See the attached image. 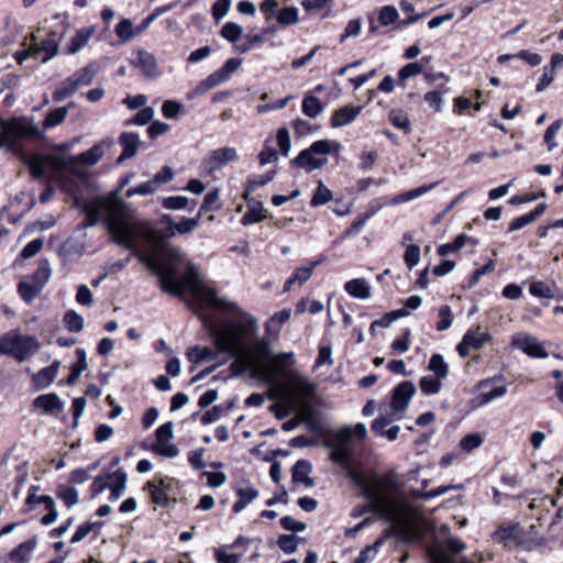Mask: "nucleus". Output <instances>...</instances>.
Wrapping results in <instances>:
<instances>
[{
    "label": "nucleus",
    "instance_id": "f257e3e1",
    "mask_svg": "<svg viewBox=\"0 0 563 563\" xmlns=\"http://www.w3.org/2000/svg\"><path fill=\"white\" fill-rule=\"evenodd\" d=\"M106 228L113 243L131 251L159 279L162 291L183 300L186 292L189 294V307L211 336V288L203 284L199 272L192 265L180 274L176 267L163 266L159 263L163 256H175L166 242L173 235V229H157L147 220L129 222L123 219H108Z\"/></svg>",
    "mask_w": 563,
    "mask_h": 563
},
{
    "label": "nucleus",
    "instance_id": "f03ea898",
    "mask_svg": "<svg viewBox=\"0 0 563 563\" xmlns=\"http://www.w3.org/2000/svg\"><path fill=\"white\" fill-rule=\"evenodd\" d=\"M213 310H223L234 312L240 320H230L224 323L222 329H218L213 322V352L225 354H244L254 363L252 378L271 383L272 375L268 372L267 361L272 356L271 344L265 339H256L252 346H247L245 341L250 335L258 332V322L251 313L240 309V307L225 298L218 296L213 289ZM216 353H213V361ZM217 364L213 362V369Z\"/></svg>",
    "mask_w": 563,
    "mask_h": 563
},
{
    "label": "nucleus",
    "instance_id": "7ed1b4c3",
    "mask_svg": "<svg viewBox=\"0 0 563 563\" xmlns=\"http://www.w3.org/2000/svg\"><path fill=\"white\" fill-rule=\"evenodd\" d=\"M343 470L346 477L361 489L362 496L368 501V505L364 506V511H372L387 522L397 521V497L391 494L398 488L396 477L383 475L375 481L374 486H371L365 476L353 470L351 465Z\"/></svg>",
    "mask_w": 563,
    "mask_h": 563
},
{
    "label": "nucleus",
    "instance_id": "20e7f679",
    "mask_svg": "<svg viewBox=\"0 0 563 563\" xmlns=\"http://www.w3.org/2000/svg\"><path fill=\"white\" fill-rule=\"evenodd\" d=\"M341 147V144L336 141H316L291 159L290 165L297 168H303L307 173H311L327 164L328 159L324 157L325 155L332 152L339 154Z\"/></svg>",
    "mask_w": 563,
    "mask_h": 563
},
{
    "label": "nucleus",
    "instance_id": "39448f33",
    "mask_svg": "<svg viewBox=\"0 0 563 563\" xmlns=\"http://www.w3.org/2000/svg\"><path fill=\"white\" fill-rule=\"evenodd\" d=\"M40 342L34 335L13 334L0 339V353L13 356L24 362L40 349Z\"/></svg>",
    "mask_w": 563,
    "mask_h": 563
},
{
    "label": "nucleus",
    "instance_id": "423d86ee",
    "mask_svg": "<svg viewBox=\"0 0 563 563\" xmlns=\"http://www.w3.org/2000/svg\"><path fill=\"white\" fill-rule=\"evenodd\" d=\"M416 390L415 384L410 380H404L398 384L393 390L390 408L396 412L407 409Z\"/></svg>",
    "mask_w": 563,
    "mask_h": 563
},
{
    "label": "nucleus",
    "instance_id": "0eeeda50",
    "mask_svg": "<svg viewBox=\"0 0 563 563\" xmlns=\"http://www.w3.org/2000/svg\"><path fill=\"white\" fill-rule=\"evenodd\" d=\"M512 344L530 357L547 358L549 356L543 344L533 335L519 334L514 338Z\"/></svg>",
    "mask_w": 563,
    "mask_h": 563
},
{
    "label": "nucleus",
    "instance_id": "6e6552de",
    "mask_svg": "<svg viewBox=\"0 0 563 563\" xmlns=\"http://www.w3.org/2000/svg\"><path fill=\"white\" fill-rule=\"evenodd\" d=\"M109 208H110V206L104 198H102V197L96 198L93 200V207H84L82 208V213L85 214V220L81 221L77 225L76 230L81 231L87 228L97 225L101 219L102 213L108 212Z\"/></svg>",
    "mask_w": 563,
    "mask_h": 563
},
{
    "label": "nucleus",
    "instance_id": "1a4fd4ad",
    "mask_svg": "<svg viewBox=\"0 0 563 563\" xmlns=\"http://www.w3.org/2000/svg\"><path fill=\"white\" fill-rule=\"evenodd\" d=\"M10 132L16 139H44V131L40 130L31 120L27 118L14 119L10 124Z\"/></svg>",
    "mask_w": 563,
    "mask_h": 563
},
{
    "label": "nucleus",
    "instance_id": "9d476101",
    "mask_svg": "<svg viewBox=\"0 0 563 563\" xmlns=\"http://www.w3.org/2000/svg\"><path fill=\"white\" fill-rule=\"evenodd\" d=\"M60 361L55 360L49 366L40 369L32 377V387L35 391L46 389L56 379Z\"/></svg>",
    "mask_w": 563,
    "mask_h": 563
},
{
    "label": "nucleus",
    "instance_id": "9b49d317",
    "mask_svg": "<svg viewBox=\"0 0 563 563\" xmlns=\"http://www.w3.org/2000/svg\"><path fill=\"white\" fill-rule=\"evenodd\" d=\"M288 386L294 393L306 398L313 397L317 391V385L298 372L289 373Z\"/></svg>",
    "mask_w": 563,
    "mask_h": 563
},
{
    "label": "nucleus",
    "instance_id": "f8f14e48",
    "mask_svg": "<svg viewBox=\"0 0 563 563\" xmlns=\"http://www.w3.org/2000/svg\"><path fill=\"white\" fill-rule=\"evenodd\" d=\"M119 144L123 147L121 155L117 158V163L121 164L125 159L135 156L137 148L143 143L140 141L139 135L132 132H122L119 136Z\"/></svg>",
    "mask_w": 563,
    "mask_h": 563
},
{
    "label": "nucleus",
    "instance_id": "ddd939ff",
    "mask_svg": "<svg viewBox=\"0 0 563 563\" xmlns=\"http://www.w3.org/2000/svg\"><path fill=\"white\" fill-rule=\"evenodd\" d=\"M363 106H345L333 112L331 117L332 128H342L352 123L362 112Z\"/></svg>",
    "mask_w": 563,
    "mask_h": 563
},
{
    "label": "nucleus",
    "instance_id": "4468645a",
    "mask_svg": "<svg viewBox=\"0 0 563 563\" xmlns=\"http://www.w3.org/2000/svg\"><path fill=\"white\" fill-rule=\"evenodd\" d=\"M133 64L135 67L140 68L142 75L146 78H156L158 76L156 58L147 51L139 49L137 58Z\"/></svg>",
    "mask_w": 563,
    "mask_h": 563
},
{
    "label": "nucleus",
    "instance_id": "2eb2a0df",
    "mask_svg": "<svg viewBox=\"0 0 563 563\" xmlns=\"http://www.w3.org/2000/svg\"><path fill=\"white\" fill-rule=\"evenodd\" d=\"M21 161L25 164L30 170L31 176L34 179H42L45 176L47 167V157L41 154H22Z\"/></svg>",
    "mask_w": 563,
    "mask_h": 563
},
{
    "label": "nucleus",
    "instance_id": "dca6fc26",
    "mask_svg": "<svg viewBox=\"0 0 563 563\" xmlns=\"http://www.w3.org/2000/svg\"><path fill=\"white\" fill-rule=\"evenodd\" d=\"M311 471L312 465L309 461H297L291 467L292 482L296 484H303L306 487H312L314 485V481L311 477H309Z\"/></svg>",
    "mask_w": 563,
    "mask_h": 563
},
{
    "label": "nucleus",
    "instance_id": "f3484780",
    "mask_svg": "<svg viewBox=\"0 0 563 563\" xmlns=\"http://www.w3.org/2000/svg\"><path fill=\"white\" fill-rule=\"evenodd\" d=\"M400 507H401V503L400 500L397 498V510H396V515H397V521L395 522H390L393 525L391 528H388L386 530H384V532L382 533V536L374 542L378 548L383 547L384 543L391 537V536H398V537H401L402 539H408L410 538V533L409 531L401 525L400 520H399V510H400Z\"/></svg>",
    "mask_w": 563,
    "mask_h": 563
},
{
    "label": "nucleus",
    "instance_id": "a211bd4d",
    "mask_svg": "<svg viewBox=\"0 0 563 563\" xmlns=\"http://www.w3.org/2000/svg\"><path fill=\"white\" fill-rule=\"evenodd\" d=\"M33 406L43 409L46 413L63 410L65 404L55 393L43 394L33 400Z\"/></svg>",
    "mask_w": 563,
    "mask_h": 563
},
{
    "label": "nucleus",
    "instance_id": "6ab92c4d",
    "mask_svg": "<svg viewBox=\"0 0 563 563\" xmlns=\"http://www.w3.org/2000/svg\"><path fill=\"white\" fill-rule=\"evenodd\" d=\"M56 32H49L46 38L43 40L40 45L33 46V52H35L36 55L40 53L45 54L42 59L43 63H47L58 54L59 44L56 40Z\"/></svg>",
    "mask_w": 563,
    "mask_h": 563
},
{
    "label": "nucleus",
    "instance_id": "aec40b11",
    "mask_svg": "<svg viewBox=\"0 0 563 563\" xmlns=\"http://www.w3.org/2000/svg\"><path fill=\"white\" fill-rule=\"evenodd\" d=\"M344 290L353 298L368 299L371 287L364 278H354L345 283Z\"/></svg>",
    "mask_w": 563,
    "mask_h": 563
},
{
    "label": "nucleus",
    "instance_id": "412c9836",
    "mask_svg": "<svg viewBox=\"0 0 563 563\" xmlns=\"http://www.w3.org/2000/svg\"><path fill=\"white\" fill-rule=\"evenodd\" d=\"M51 276H52L51 264H49L48 260L43 258L40 261L36 271L32 275H30L25 278L29 279L31 283H33L35 286H37L40 289L43 290L45 285L48 283Z\"/></svg>",
    "mask_w": 563,
    "mask_h": 563
},
{
    "label": "nucleus",
    "instance_id": "4be33fe9",
    "mask_svg": "<svg viewBox=\"0 0 563 563\" xmlns=\"http://www.w3.org/2000/svg\"><path fill=\"white\" fill-rule=\"evenodd\" d=\"M99 70H100L99 65L96 62H91L88 65H86L85 67L77 70L71 76V78L79 89L82 86L90 85Z\"/></svg>",
    "mask_w": 563,
    "mask_h": 563
},
{
    "label": "nucleus",
    "instance_id": "5701e85b",
    "mask_svg": "<svg viewBox=\"0 0 563 563\" xmlns=\"http://www.w3.org/2000/svg\"><path fill=\"white\" fill-rule=\"evenodd\" d=\"M241 64V58L232 57L228 59L221 68L213 73V86L228 81Z\"/></svg>",
    "mask_w": 563,
    "mask_h": 563
},
{
    "label": "nucleus",
    "instance_id": "b1692460",
    "mask_svg": "<svg viewBox=\"0 0 563 563\" xmlns=\"http://www.w3.org/2000/svg\"><path fill=\"white\" fill-rule=\"evenodd\" d=\"M36 544H37V540L35 537H33V538L20 543L16 548H14L10 552L9 556L14 562H20V563L26 562V561H29L31 553L36 548Z\"/></svg>",
    "mask_w": 563,
    "mask_h": 563
},
{
    "label": "nucleus",
    "instance_id": "393cba45",
    "mask_svg": "<svg viewBox=\"0 0 563 563\" xmlns=\"http://www.w3.org/2000/svg\"><path fill=\"white\" fill-rule=\"evenodd\" d=\"M77 361L73 364L70 368V374L66 378L65 384L71 386L75 385L79 379L81 373L87 368V353L84 349L76 350Z\"/></svg>",
    "mask_w": 563,
    "mask_h": 563
},
{
    "label": "nucleus",
    "instance_id": "a878e982",
    "mask_svg": "<svg viewBox=\"0 0 563 563\" xmlns=\"http://www.w3.org/2000/svg\"><path fill=\"white\" fill-rule=\"evenodd\" d=\"M239 499L233 505V511L235 514L246 508L254 499L258 497V490L252 486L240 487L236 490Z\"/></svg>",
    "mask_w": 563,
    "mask_h": 563
},
{
    "label": "nucleus",
    "instance_id": "bb28decb",
    "mask_svg": "<svg viewBox=\"0 0 563 563\" xmlns=\"http://www.w3.org/2000/svg\"><path fill=\"white\" fill-rule=\"evenodd\" d=\"M93 34L92 27H82L77 30L76 34L71 37L67 47V54L74 55L78 53L90 40Z\"/></svg>",
    "mask_w": 563,
    "mask_h": 563
},
{
    "label": "nucleus",
    "instance_id": "cd10ccee",
    "mask_svg": "<svg viewBox=\"0 0 563 563\" xmlns=\"http://www.w3.org/2000/svg\"><path fill=\"white\" fill-rule=\"evenodd\" d=\"M73 106V102H70L66 107H59L48 111L45 117V120L43 121V128L47 130L56 128L57 125L62 124L67 117L69 108H71Z\"/></svg>",
    "mask_w": 563,
    "mask_h": 563
},
{
    "label": "nucleus",
    "instance_id": "c85d7f7f",
    "mask_svg": "<svg viewBox=\"0 0 563 563\" xmlns=\"http://www.w3.org/2000/svg\"><path fill=\"white\" fill-rule=\"evenodd\" d=\"M230 357H233V362L230 364V369L233 375L242 376L246 372H250V376L252 377L254 363H252L247 356L244 354H228Z\"/></svg>",
    "mask_w": 563,
    "mask_h": 563
},
{
    "label": "nucleus",
    "instance_id": "c756f323",
    "mask_svg": "<svg viewBox=\"0 0 563 563\" xmlns=\"http://www.w3.org/2000/svg\"><path fill=\"white\" fill-rule=\"evenodd\" d=\"M103 156V150L100 144H95L88 151L75 156L76 165L85 164L88 166L96 165Z\"/></svg>",
    "mask_w": 563,
    "mask_h": 563
},
{
    "label": "nucleus",
    "instance_id": "7c9ffc66",
    "mask_svg": "<svg viewBox=\"0 0 563 563\" xmlns=\"http://www.w3.org/2000/svg\"><path fill=\"white\" fill-rule=\"evenodd\" d=\"M146 488L150 490L151 493V498H152V501L155 503L156 505H159L162 507H166L168 506V504L170 503V500H176V498L170 495H168L164 488H161L159 486H157L156 484V481H148L146 483Z\"/></svg>",
    "mask_w": 563,
    "mask_h": 563
},
{
    "label": "nucleus",
    "instance_id": "2f4dec72",
    "mask_svg": "<svg viewBox=\"0 0 563 563\" xmlns=\"http://www.w3.org/2000/svg\"><path fill=\"white\" fill-rule=\"evenodd\" d=\"M464 344H468L472 349L479 350L485 343L490 341L492 336L488 332H479V327L476 330H468L464 335Z\"/></svg>",
    "mask_w": 563,
    "mask_h": 563
},
{
    "label": "nucleus",
    "instance_id": "473e14b6",
    "mask_svg": "<svg viewBox=\"0 0 563 563\" xmlns=\"http://www.w3.org/2000/svg\"><path fill=\"white\" fill-rule=\"evenodd\" d=\"M18 294L23 299V301L27 305L32 303L34 299L42 291L37 286L31 283L29 279L24 278L18 284L16 287Z\"/></svg>",
    "mask_w": 563,
    "mask_h": 563
},
{
    "label": "nucleus",
    "instance_id": "72a5a7b5",
    "mask_svg": "<svg viewBox=\"0 0 563 563\" xmlns=\"http://www.w3.org/2000/svg\"><path fill=\"white\" fill-rule=\"evenodd\" d=\"M467 241H472L474 244H476V240H474L473 238L466 235L465 233L459 234L453 240V242L440 245L438 247V254L440 256H445L449 253L457 252V251H460L466 244Z\"/></svg>",
    "mask_w": 563,
    "mask_h": 563
},
{
    "label": "nucleus",
    "instance_id": "f704fd0d",
    "mask_svg": "<svg viewBox=\"0 0 563 563\" xmlns=\"http://www.w3.org/2000/svg\"><path fill=\"white\" fill-rule=\"evenodd\" d=\"M49 164L53 168L58 170H68L69 173L79 176L80 173L76 165L75 156L63 157V156H51Z\"/></svg>",
    "mask_w": 563,
    "mask_h": 563
},
{
    "label": "nucleus",
    "instance_id": "c9c22d12",
    "mask_svg": "<svg viewBox=\"0 0 563 563\" xmlns=\"http://www.w3.org/2000/svg\"><path fill=\"white\" fill-rule=\"evenodd\" d=\"M302 112L309 118L318 117L324 109L319 98L312 95H306L301 106Z\"/></svg>",
    "mask_w": 563,
    "mask_h": 563
},
{
    "label": "nucleus",
    "instance_id": "e433bc0d",
    "mask_svg": "<svg viewBox=\"0 0 563 563\" xmlns=\"http://www.w3.org/2000/svg\"><path fill=\"white\" fill-rule=\"evenodd\" d=\"M238 154L234 147H222L213 151V170L236 159Z\"/></svg>",
    "mask_w": 563,
    "mask_h": 563
},
{
    "label": "nucleus",
    "instance_id": "4c0bfd02",
    "mask_svg": "<svg viewBox=\"0 0 563 563\" xmlns=\"http://www.w3.org/2000/svg\"><path fill=\"white\" fill-rule=\"evenodd\" d=\"M78 90L75 81L71 77L66 78L62 81L60 86L53 92V100L55 102H62L66 98L73 96Z\"/></svg>",
    "mask_w": 563,
    "mask_h": 563
},
{
    "label": "nucleus",
    "instance_id": "58836bf2",
    "mask_svg": "<svg viewBox=\"0 0 563 563\" xmlns=\"http://www.w3.org/2000/svg\"><path fill=\"white\" fill-rule=\"evenodd\" d=\"M275 174H276V172L272 170V172H267L265 175H257V176H254V177L250 178L247 180V185H246V188L244 190L243 197L245 199H247L249 196L252 192H254L258 187L265 186L266 184L272 181L274 176H275Z\"/></svg>",
    "mask_w": 563,
    "mask_h": 563
},
{
    "label": "nucleus",
    "instance_id": "ea45409f",
    "mask_svg": "<svg viewBox=\"0 0 563 563\" xmlns=\"http://www.w3.org/2000/svg\"><path fill=\"white\" fill-rule=\"evenodd\" d=\"M63 322L65 324V328L69 332L78 333L82 331L85 327V320L84 317L77 313L75 310H68L65 312Z\"/></svg>",
    "mask_w": 563,
    "mask_h": 563
},
{
    "label": "nucleus",
    "instance_id": "a19ab883",
    "mask_svg": "<svg viewBox=\"0 0 563 563\" xmlns=\"http://www.w3.org/2000/svg\"><path fill=\"white\" fill-rule=\"evenodd\" d=\"M428 371L433 372L435 377L444 379L449 374V365L441 354H433L428 364Z\"/></svg>",
    "mask_w": 563,
    "mask_h": 563
},
{
    "label": "nucleus",
    "instance_id": "79ce46f5",
    "mask_svg": "<svg viewBox=\"0 0 563 563\" xmlns=\"http://www.w3.org/2000/svg\"><path fill=\"white\" fill-rule=\"evenodd\" d=\"M56 497L62 499L67 508H71L79 501V494L75 487L59 485L56 490Z\"/></svg>",
    "mask_w": 563,
    "mask_h": 563
},
{
    "label": "nucleus",
    "instance_id": "37998d69",
    "mask_svg": "<svg viewBox=\"0 0 563 563\" xmlns=\"http://www.w3.org/2000/svg\"><path fill=\"white\" fill-rule=\"evenodd\" d=\"M388 118L395 128L402 130L405 133L411 132L410 120L401 109H393Z\"/></svg>",
    "mask_w": 563,
    "mask_h": 563
},
{
    "label": "nucleus",
    "instance_id": "c03bdc74",
    "mask_svg": "<svg viewBox=\"0 0 563 563\" xmlns=\"http://www.w3.org/2000/svg\"><path fill=\"white\" fill-rule=\"evenodd\" d=\"M441 378L427 375L422 376L419 380V386L424 395H435L442 387Z\"/></svg>",
    "mask_w": 563,
    "mask_h": 563
},
{
    "label": "nucleus",
    "instance_id": "a18cd8bd",
    "mask_svg": "<svg viewBox=\"0 0 563 563\" xmlns=\"http://www.w3.org/2000/svg\"><path fill=\"white\" fill-rule=\"evenodd\" d=\"M335 449H352V430L351 427H342L333 431Z\"/></svg>",
    "mask_w": 563,
    "mask_h": 563
},
{
    "label": "nucleus",
    "instance_id": "49530a36",
    "mask_svg": "<svg viewBox=\"0 0 563 563\" xmlns=\"http://www.w3.org/2000/svg\"><path fill=\"white\" fill-rule=\"evenodd\" d=\"M299 10L296 7H287L276 13V20L280 25H294L299 21Z\"/></svg>",
    "mask_w": 563,
    "mask_h": 563
},
{
    "label": "nucleus",
    "instance_id": "de8ad7c7",
    "mask_svg": "<svg viewBox=\"0 0 563 563\" xmlns=\"http://www.w3.org/2000/svg\"><path fill=\"white\" fill-rule=\"evenodd\" d=\"M303 539L295 534H282L277 540L278 548L286 554L297 551L298 543Z\"/></svg>",
    "mask_w": 563,
    "mask_h": 563
},
{
    "label": "nucleus",
    "instance_id": "09e8293b",
    "mask_svg": "<svg viewBox=\"0 0 563 563\" xmlns=\"http://www.w3.org/2000/svg\"><path fill=\"white\" fill-rule=\"evenodd\" d=\"M242 33L243 27L235 22H227L220 30V35L230 43H236Z\"/></svg>",
    "mask_w": 563,
    "mask_h": 563
},
{
    "label": "nucleus",
    "instance_id": "8fccbe9b",
    "mask_svg": "<svg viewBox=\"0 0 563 563\" xmlns=\"http://www.w3.org/2000/svg\"><path fill=\"white\" fill-rule=\"evenodd\" d=\"M332 191L320 180L318 187L313 192L310 205L312 207L322 206L332 200Z\"/></svg>",
    "mask_w": 563,
    "mask_h": 563
},
{
    "label": "nucleus",
    "instance_id": "3c124183",
    "mask_svg": "<svg viewBox=\"0 0 563 563\" xmlns=\"http://www.w3.org/2000/svg\"><path fill=\"white\" fill-rule=\"evenodd\" d=\"M115 34L122 42H128L137 35L130 19H123L117 24Z\"/></svg>",
    "mask_w": 563,
    "mask_h": 563
},
{
    "label": "nucleus",
    "instance_id": "603ef678",
    "mask_svg": "<svg viewBox=\"0 0 563 563\" xmlns=\"http://www.w3.org/2000/svg\"><path fill=\"white\" fill-rule=\"evenodd\" d=\"M290 309H284L282 311L276 312L271 317L269 321L266 323V331L268 333L278 332L279 327L287 322L290 319Z\"/></svg>",
    "mask_w": 563,
    "mask_h": 563
},
{
    "label": "nucleus",
    "instance_id": "864d4df0",
    "mask_svg": "<svg viewBox=\"0 0 563 563\" xmlns=\"http://www.w3.org/2000/svg\"><path fill=\"white\" fill-rule=\"evenodd\" d=\"M187 357L191 363H200L211 358V347L195 345L188 349Z\"/></svg>",
    "mask_w": 563,
    "mask_h": 563
},
{
    "label": "nucleus",
    "instance_id": "5fc2aeb1",
    "mask_svg": "<svg viewBox=\"0 0 563 563\" xmlns=\"http://www.w3.org/2000/svg\"><path fill=\"white\" fill-rule=\"evenodd\" d=\"M263 203L261 201L256 202V206L251 207L242 217L241 223L243 225H250L253 223L260 222L263 218Z\"/></svg>",
    "mask_w": 563,
    "mask_h": 563
},
{
    "label": "nucleus",
    "instance_id": "6e6d98bb",
    "mask_svg": "<svg viewBox=\"0 0 563 563\" xmlns=\"http://www.w3.org/2000/svg\"><path fill=\"white\" fill-rule=\"evenodd\" d=\"M529 292L533 297L538 298H553L554 297V290L553 287L545 284L544 282H532L529 287Z\"/></svg>",
    "mask_w": 563,
    "mask_h": 563
},
{
    "label": "nucleus",
    "instance_id": "4d7b16f0",
    "mask_svg": "<svg viewBox=\"0 0 563 563\" xmlns=\"http://www.w3.org/2000/svg\"><path fill=\"white\" fill-rule=\"evenodd\" d=\"M353 455V449H335L330 453V460L342 468L350 465Z\"/></svg>",
    "mask_w": 563,
    "mask_h": 563
},
{
    "label": "nucleus",
    "instance_id": "13d9d810",
    "mask_svg": "<svg viewBox=\"0 0 563 563\" xmlns=\"http://www.w3.org/2000/svg\"><path fill=\"white\" fill-rule=\"evenodd\" d=\"M399 18L398 11L394 5H384L379 10L378 21L383 26H388L395 23Z\"/></svg>",
    "mask_w": 563,
    "mask_h": 563
},
{
    "label": "nucleus",
    "instance_id": "bf43d9fd",
    "mask_svg": "<svg viewBox=\"0 0 563 563\" xmlns=\"http://www.w3.org/2000/svg\"><path fill=\"white\" fill-rule=\"evenodd\" d=\"M189 199L185 196H170L163 199L162 206L168 210H181L188 208Z\"/></svg>",
    "mask_w": 563,
    "mask_h": 563
},
{
    "label": "nucleus",
    "instance_id": "052dcab7",
    "mask_svg": "<svg viewBox=\"0 0 563 563\" xmlns=\"http://www.w3.org/2000/svg\"><path fill=\"white\" fill-rule=\"evenodd\" d=\"M439 185V181H435V183H432V184H429V185H423V186H420L418 188H415V189H411V190H408L406 191L405 194H402L400 197H399V200L400 201H410V200H413L418 197H421L422 195L429 192L430 190H432L433 188H435L437 186Z\"/></svg>",
    "mask_w": 563,
    "mask_h": 563
},
{
    "label": "nucleus",
    "instance_id": "680f3d73",
    "mask_svg": "<svg viewBox=\"0 0 563 563\" xmlns=\"http://www.w3.org/2000/svg\"><path fill=\"white\" fill-rule=\"evenodd\" d=\"M423 70V65L419 62H413L405 65L398 71V77L400 81H405L406 79L417 76L421 74Z\"/></svg>",
    "mask_w": 563,
    "mask_h": 563
},
{
    "label": "nucleus",
    "instance_id": "e2e57ef3",
    "mask_svg": "<svg viewBox=\"0 0 563 563\" xmlns=\"http://www.w3.org/2000/svg\"><path fill=\"white\" fill-rule=\"evenodd\" d=\"M420 247L417 244H409L406 247L404 261L409 269H412L420 261Z\"/></svg>",
    "mask_w": 563,
    "mask_h": 563
},
{
    "label": "nucleus",
    "instance_id": "0e129e2a",
    "mask_svg": "<svg viewBox=\"0 0 563 563\" xmlns=\"http://www.w3.org/2000/svg\"><path fill=\"white\" fill-rule=\"evenodd\" d=\"M264 41L263 34H247L244 36V42L235 46V51L244 54L251 51L256 44H260Z\"/></svg>",
    "mask_w": 563,
    "mask_h": 563
},
{
    "label": "nucleus",
    "instance_id": "69168bd1",
    "mask_svg": "<svg viewBox=\"0 0 563 563\" xmlns=\"http://www.w3.org/2000/svg\"><path fill=\"white\" fill-rule=\"evenodd\" d=\"M506 393H507L506 386L494 387L489 391H483L478 396V404H479V406L487 405L492 400H494L498 397H503L504 395H506Z\"/></svg>",
    "mask_w": 563,
    "mask_h": 563
},
{
    "label": "nucleus",
    "instance_id": "338daca9",
    "mask_svg": "<svg viewBox=\"0 0 563 563\" xmlns=\"http://www.w3.org/2000/svg\"><path fill=\"white\" fill-rule=\"evenodd\" d=\"M174 424L172 421L165 422L156 430V443L155 444H165L169 442V440L173 439L174 432H173Z\"/></svg>",
    "mask_w": 563,
    "mask_h": 563
},
{
    "label": "nucleus",
    "instance_id": "774afa93",
    "mask_svg": "<svg viewBox=\"0 0 563 563\" xmlns=\"http://www.w3.org/2000/svg\"><path fill=\"white\" fill-rule=\"evenodd\" d=\"M154 117V110L151 107L143 108L140 110L126 124L145 125Z\"/></svg>",
    "mask_w": 563,
    "mask_h": 563
}]
</instances>
